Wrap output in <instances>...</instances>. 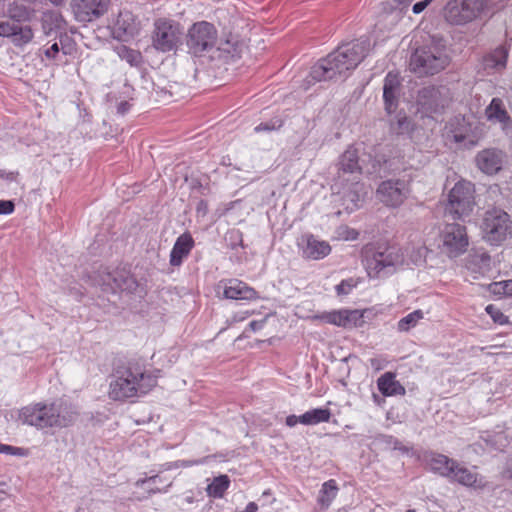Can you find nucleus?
<instances>
[{"mask_svg":"<svg viewBox=\"0 0 512 512\" xmlns=\"http://www.w3.org/2000/svg\"><path fill=\"white\" fill-rule=\"evenodd\" d=\"M370 46V40L367 37L339 45L311 67L306 82L314 84L347 77L368 55Z\"/></svg>","mask_w":512,"mask_h":512,"instance_id":"1","label":"nucleus"},{"mask_svg":"<svg viewBox=\"0 0 512 512\" xmlns=\"http://www.w3.org/2000/svg\"><path fill=\"white\" fill-rule=\"evenodd\" d=\"M79 416L77 407L67 401L38 402L20 409L19 420L37 429L66 428Z\"/></svg>","mask_w":512,"mask_h":512,"instance_id":"2","label":"nucleus"},{"mask_svg":"<svg viewBox=\"0 0 512 512\" xmlns=\"http://www.w3.org/2000/svg\"><path fill=\"white\" fill-rule=\"evenodd\" d=\"M158 376L147 372L138 361H128L119 366L110 382L109 397L115 401H124L132 397L147 394L157 385Z\"/></svg>","mask_w":512,"mask_h":512,"instance_id":"3","label":"nucleus"},{"mask_svg":"<svg viewBox=\"0 0 512 512\" xmlns=\"http://www.w3.org/2000/svg\"><path fill=\"white\" fill-rule=\"evenodd\" d=\"M450 63L446 40L441 35H429L426 42L410 57V69L419 76L434 75Z\"/></svg>","mask_w":512,"mask_h":512,"instance_id":"4","label":"nucleus"},{"mask_svg":"<svg viewBox=\"0 0 512 512\" xmlns=\"http://www.w3.org/2000/svg\"><path fill=\"white\" fill-rule=\"evenodd\" d=\"M364 263L370 277L376 278L389 274L403 265L404 254L397 245H378L364 251Z\"/></svg>","mask_w":512,"mask_h":512,"instance_id":"5","label":"nucleus"},{"mask_svg":"<svg viewBox=\"0 0 512 512\" xmlns=\"http://www.w3.org/2000/svg\"><path fill=\"white\" fill-rule=\"evenodd\" d=\"M487 8V0H449L443 9L447 23L464 26L479 19Z\"/></svg>","mask_w":512,"mask_h":512,"instance_id":"6","label":"nucleus"},{"mask_svg":"<svg viewBox=\"0 0 512 512\" xmlns=\"http://www.w3.org/2000/svg\"><path fill=\"white\" fill-rule=\"evenodd\" d=\"M183 29L179 22L159 18L154 22L152 46L159 52L167 53L177 50L182 43Z\"/></svg>","mask_w":512,"mask_h":512,"instance_id":"7","label":"nucleus"},{"mask_svg":"<svg viewBox=\"0 0 512 512\" xmlns=\"http://www.w3.org/2000/svg\"><path fill=\"white\" fill-rule=\"evenodd\" d=\"M475 206V188L470 181H458L448 194L446 213L454 219L469 216Z\"/></svg>","mask_w":512,"mask_h":512,"instance_id":"8","label":"nucleus"},{"mask_svg":"<svg viewBox=\"0 0 512 512\" xmlns=\"http://www.w3.org/2000/svg\"><path fill=\"white\" fill-rule=\"evenodd\" d=\"M217 37V29L212 23L207 21L194 23L187 32L188 53L195 57L203 56L214 48Z\"/></svg>","mask_w":512,"mask_h":512,"instance_id":"9","label":"nucleus"},{"mask_svg":"<svg viewBox=\"0 0 512 512\" xmlns=\"http://www.w3.org/2000/svg\"><path fill=\"white\" fill-rule=\"evenodd\" d=\"M482 230L486 241L499 245L512 233L508 214L501 209L488 210L483 219Z\"/></svg>","mask_w":512,"mask_h":512,"instance_id":"10","label":"nucleus"},{"mask_svg":"<svg viewBox=\"0 0 512 512\" xmlns=\"http://www.w3.org/2000/svg\"><path fill=\"white\" fill-rule=\"evenodd\" d=\"M362 167L359 164V156L356 149L349 147L339 158L337 164V173L334 177L332 189H338V192L347 186L348 182L358 185V179H361Z\"/></svg>","mask_w":512,"mask_h":512,"instance_id":"11","label":"nucleus"},{"mask_svg":"<svg viewBox=\"0 0 512 512\" xmlns=\"http://www.w3.org/2000/svg\"><path fill=\"white\" fill-rule=\"evenodd\" d=\"M441 241V250L449 258L464 254L469 246L466 227L458 223L446 224L441 232Z\"/></svg>","mask_w":512,"mask_h":512,"instance_id":"12","label":"nucleus"},{"mask_svg":"<svg viewBox=\"0 0 512 512\" xmlns=\"http://www.w3.org/2000/svg\"><path fill=\"white\" fill-rule=\"evenodd\" d=\"M95 281L104 292L110 293H116L119 290L134 292L138 287L136 278L123 269L112 272L103 270L99 272Z\"/></svg>","mask_w":512,"mask_h":512,"instance_id":"13","label":"nucleus"},{"mask_svg":"<svg viewBox=\"0 0 512 512\" xmlns=\"http://www.w3.org/2000/svg\"><path fill=\"white\" fill-rule=\"evenodd\" d=\"M409 194L408 183L403 179H389L383 181L378 189L379 200L388 207H399Z\"/></svg>","mask_w":512,"mask_h":512,"instance_id":"14","label":"nucleus"},{"mask_svg":"<svg viewBox=\"0 0 512 512\" xmlns=\"http://www.w3.org/2000/svg\"><path fill=\"white\" fill-rule=\"evenodd\" d=\"M110 0H73L72 9L79 22H91L108 11Z\"/></svg>","mask_w":512,"mask_h":512,"instance_id":"15","label":"nucleus"},{"mask_svg":"<svg viewBox=\"0 0 512 512\" xmlns=\"http://www.w3.org/2000/svg\"><path fill=\"white\" fill-rule=\"evenodd\" d=\"M141 23L128 10H121L113 23V35L120 41H129L139 34Z\"/></svg>","mask_w":512,"mask_h":512,"instance_id":"16","label":"nucleus"},{"mask_svg":"<svg viewBox=\"0 0 512 512\" xmlns=\"http://www.w3.org/2000/svg\"><path fill=\"white\" fill-rule=\"evenodd\" d=\"M297 245L301 251L302 257L311 260L323 259L331 251L328 242L319 240L312 234L302 235L298 239Z\"/></svg>","mask_w":512,"mask_h":512,"instance_id":"17","label":"nucleus"},{"mask_svg":"<svg viewBox=\"0 0 512 512\" xmlns=\"http://www.w3.org/2000/svg\"><path fill=\"white\" fill-rule=\"evenodd\" d=\"M452 471L447 478L451 482L474 489H484L486 487L484 477L462 465L457 460L454 462Z\"/></svg>","mask_w":512,"mask_h":512,"instance_id":"18","label":"nucleus"},{"mask_svg":"<svg viewBox=\"0 0 512 512\" xmlns=\"http://www.w3.org/2000/svg\"><path fill=\"white\" fill-rule=\"evenodd\" d=\"M487 120L493 124H499L504 132L512 130V118L506 110L501 98L495 97L485 109Z\"/></svg>","mask_w":512,"mask_h":512,"instance_id":"19","label":"nucleus"},{"mask_svg":"<svg viewBox=\"0 0 512 512\" xmlns=\"http://www.w3.org/2000/svg\"><path fill=\"white\" fill-rule=\"evenodd\" d=\"M504 154L501 150L490 148L479 152L476 156L478 168L486 174H495L501 170Z\"/></svg>","mask_w":512,"mask_h":512,"instance_id":"20","label":"nucleus"},{"mask_svg":"<svg viewBox=\"0 0 512 512\" xmlns=\"http://www.w3.org/2000/svg\"><path fill=\"white\" fill-rule=\"evenodd\" d=\"M400 86L401 82L398 75L389 72L384 79L383 85V100L388 114L393 113L398 106Z\"/></svg>","mask_w":512,"mask_h":512,"instance_id":"21","label":"nucleus"},{"mask_svg":"<svg viewBox=\"0 0 512 512\" xmlns=\"http://www.w3.org/2000/svg\"><path fill=\"white\" fill-rule=\"evenodd\" d=\"M0 37H12L17 46L29 43L33 38L30 26H21L9 21L0 22Z\"/></svg>","mask_w":512,"mask_h":512,"instance_id":"22","label":"nucleus"},{"mask_svg":"<svg viewBox=\"0 0 512 512\" xmlns=\"http://www.w3.org/2000/svg\"><path fill=\"white\" fill-rule=\"evenodd\" d=\"M195 245L194 239L190 233L185 232L181 234L175 241L173 248L170 252V265L178 267L183 263V260L188 257L191 250Z\"/></svg>","mask_w":512,"mask_h":512,"instance_id":"23","label":"nucleus"},{"mask_svg":"<svg viewBox=\"0 0 512 512\" xmlns=\"http://www.w3.org/2000/svg\"><path fill=\"white\" fill-rule=\"evenodd\" d=\"M425 464L428 468L445 478H448L452 471L455 460L448 456L436 452H426L423 456Z\"/></svg>","mask_w":512,"mask_h":512,"instance_id":"24","label":"nucleus"},{"mask_svg":"<svg viewBox=\"0 0 512 512\" xmlns=\"http://www.w3.org/2000/svg\"><path fill=\"white\" fill-rule=\"evenodd\" d=\"M465 267L472 273L483 276L491 270V257L484 249L473 250L465 259Z\"/></svg>","mask_w":512,"mask_h":512,"instance_id":"25","label":"nucleus"},{"mask_svg":"<svg viewBox=\"0 0 512 512\" xmlns=\"http://www.w3.org/2000/svg\"><path fill=\"white\" fill-rule=\"evenodd\" d=\"M362 317L357 310H339L322 315L316 316V318L322 321L333 324L340 327H347L348 325H356L357 321Z\"/></svg>","mask_w":512,"mask_h":512,"instance_id":"26","label":"nucleus"},{"mask_svg":"<svg viewBox=\"0 0 512 512\" xmlns=\"http://www.w3.org/2000/svg\"><path fill=\"white\" fill-rule=\"evenodd\" d=\"M223 295L227 299L252 300L257 298V292L240 280H230L224 288Z\"/></svg>","mask_w":512,"mask_h":512,"instance_id":"27","label":"nucleus"},{"mask_svg":"<svg viewBox=\"0 0 512 512\" xmlns=\"http://www.w3.org/2000/svg\"><path fill=\"white\" fill-rule=\"evenodd\" d=\"M419 103L430 112L437 113L445 107L446 101L441 98V91L434 86L425 87L419 93Z\"/></svg>","mask_w":512,"mask_h":512,"instance_id":"28","label":"nucleus"},{"mask_svg":"<svg viewBox=\"0 0 512 512\" xmlns=\"http://www.w3.org/2000/svg\"><path fill=\"white\" fill-rule=\"evenodd\" d=\"M377 387L385 397L403 396L406 394L405 387L396 380L395 373L386 372L377 379Z\"/></svg>","mask_w":512,"mask_h":512,"instance_id":"29","label":"nucleus"},{"mask_svg":"<svg viewBox=\"0 0 512 512\" xmlns=\"http://www.w3.org/2000/svg\"><path fill=\"white\" fill-rule=\"evenodd\" d=\"M334 190L338 194H343L345 202L352 204L351 209L358 208L359 203L363 200L364 185L361 183V179H358V185H355L353 182H348L345 189L342 188L340 192H338V189Z\"/></svg>","mask_w":512,"mask_h":512,"instance_id":"30","label":"nucleus"},{"mask_svg":"<svg viewBox=\"0 0 512 512\" xmlns=\"http://www.w3.org/2000/svg\"><path fill=\"white\" fill-rule=\"evenodd\" d=\"M507 58L508 49L501 45L484 57V65L499 71L506 67Z\"/></svg>","mask_w":512,"mask_h":512,"instance_id":"31","label":"nucleus"},{"mask_svg":"<svg viewBox=\"0 0 512 512\" xmlns=\"http://www.w3.org/2000/svg\"><path fill=\"white\" fill-rule=\"evenodd\" d=\"M339 491L336 480L330 479L322 484L318 496V504L323 509H328L332 501L336 498Z\"/></svg>","mask_w":512,"mask_h":512,"instance_id":"32","label":"nucleus"},{"mask_svg":"<svg viewBox=\"0 0 512 512\" xmlns=\"http://www.w3.org/2000/svg\"><path fill=\"white\" fill-rule=\"evenodd\" d=\"M331 418V411L327 408L311 409L299 416V422L303 425H316L328 422Z\"/></svg>","mask_w":512,"mask_h":512,"instance_id":"33","label":"nucleus"},{"mask_svg":"<svg viewBox=\"0 0 512 512\" xmlns=\"http://www.w3.org/2000/svg\"><path fill=\"white\" fill-rule=\"evenodd\" d=\"M229 484L230 480L227 475H220L215 477L212 483L208 485L207 493L211 497L221 498L225 491L228 489Z\"/></svg>","mask_w":512,"mask_h":512,"instance_id":"34","label":"nucleus"},{"mask_svg":"<svg viewBox=\"0 0 512 512\" xmlns=\"http://www.w3.org/2000/svg\"><path fill=\"white\" fill-rule=\"evenodd\" d=\"M6 15L9 19L21 23L30 20L31 13L29 9L18 3H11L8 5Z\"/></svg>","mask_w":512,"mask_h":512,"instance_id":"35","label":"nucleus"},{"mask_svg":"<svg viewBox=\"0 0 512 512\" xmlns=\"http://www.w3.org/2000/svg\"><path fill=\"white\" fill-rule=\"evenodd\" d=\"M118 56L131 66L138 67L142 64L143 58L138 50L131 49L127 46H121L117 49Z\"/></svg>","mask_w":512,"mask_h":512,"instance_id":"36","label":"nucleus"},{"mask_svg":"<svg viewBox=\"0 0 512 512\" xmlns=\"http://www.w3.org/2000/svg\"><path fill=\"white\" fill-rule=\"evenodd\" d=\"M423 318V312L421 310H415L398 321V330L401 332H407L411 328L415 327L420 319Z\"/></svg>","mask_w":512,"mask_h":512,"instance_id":"37","label":"nucleus"},{"mask_svg":"<svg viewBox=\"0 0 512 512\" xmlns=\"http://www.w3.org/2000/svg\"><path fill=\"white\" fill-rule=\"evenodd\" d=\"M379 443L383 444L386 448L398 450L402 453H408L409 448L406 447L401 441L392 435L381 434L377 437Z\"/></svg>","mask_w":512,"mask_h":512,"instance_id":"38","label":"nucleus"},{"mask_svg":"<svg viewBox=\"0 0 512 512\" xmlns=\"http://www.w3.org/2000/svg\"><path fill=\"white\" fill-rule=\"evenodd\" d=\"M412 127L413 123L406 115H398L397 120L391 124V129L396 134H408Z\"/></svg>","mask_w":512,"mask_h":512,"instance_id":"39","label":"nucleus"},{"mask_svg":"<svg viewBox=\"0 0 512 512\" xmlns=\"http://www.w3.org/2000/svg\"><path fill=\"white\" fill-rule=\"evenodd\" d=\"M283 126V120L281 118H273L268 122L260 123L257 125L254 130L257 133L260 132H271L274 130H278Z\"/></svg>","mask_w":512,"mask_h":512,"instance_id":"40","label":"nucleus"},{"mask_svg":"<svg viewBox=\"0 0 512 512\" xmlns=\"http://www.w3.org/2000/svg\"><path fill=\"white\" fill-rule=\"evenodd\" d=\"M357 286V281L353 278L342 280L338 285H336L335 290L337 295H348L353 288Z\"/></svg>","mask_w":512,"mask_h":512,"instance_id":"41","label":"nucleus"},{"mask_svg":"<svg viewBox=\"0 0 512 512\" xmlns=\"http://www.w3.org/2000/svg\"><path fill=\"white\" fill-rule=\"evenodd\" d=\"M486 312L491 316L493 321L498 324H505L508 322V317L505 316L498 308L490 304L486 307Z\"/></svg>","mask_w":512,"mask_h":512,"instance_id":"42","label":"nucleus"},{"mask_svg":"<svg viewBox=\"0 0 512 512\" xmlns=\"http://www.w3.org/2000/svg\"><path fill=\"white\" fill-rule=\"evenodd\" d=\"M199 463H200V461H187V460H177L174 462H168V463H164L160 466L159 472L176 469L179 467H189V466L199 464Z\"/></svg>","mask_w":512,"mask_h":512,"instance_id":"43","label":"nucleus"},{"mask_svg":"<svg viewBox=\"0 0 512 512\" xmlns=\"http://www.w3.org/2000/svg\"><path fill=\"white\" fill-rule=\"evenodd\" d=\"M491 442L495 446V449L500 451H503L504 448L509 445V439L505 432H498L493 435Z\"/></svg>","mask_w":512,"mask_h":512,"instance_id":"44","label":"nucleus"},{"mask_svg":"<svg viewBox=\"0 0 512 512\" xmlns=\"http://www.w3.org/2000/svg\"><path fill=\"white\" fill-rule=\"evenodd\" d=\"M168 481L163 479L160 475L155 474L149 477L140 478L135 482L137 487H143L145 484H166Z\"/></svg>","mask_w":512,"mask_h":512,"instance_id":"45","label":"nucleus"},{"mask_svg":"<svg viewBox=\"0 0 512 512\" xmlns=\"http://www.w3.org/2000/svg\"><path fill=\"white\" fill-rule=\"evenodd\" d=\"M18 178H19L18 171L0 170V181L6 182V183H11V182L18 183Z\"/></svg>","mask_w":512,"mask_h":512,"instance_id":"46","label":"nucleus"},{"mask_svg":"<svg viewBox=\"0 0 512 512\" xmlns=\"http://www.w3.org/2000/svg\"><path fill=\"white\" fill-rule=\"evenodd\" d=\"M15 204L12 200H0V215H8L14 212Z\"/></svg>","mask_w":512,"mask_h":512,"instance_id":"47","label":"nucleus"},{"mask_svg":"<svg viewBox=\"0 0 512 512\" xmlns=\"http://www.w3.org/2000/svg\"><path fill=\"white\" fill-rule=\"evenodd\" d=\"M148 485H149V488L147 491L149 494L164 493V492H167L169 487H171L172 480H170L165 485H163V487H160L157 484H148Z\"/></svg>","mask_w":512,"mask_h":512,"instance_id":"48","label":"nucleus"},{"mask_svg":"<svg viewBox=\"0 0 512 512\" xmlns=\"http://www.w3.org/2000/svg\"><path fill=\"white\" fill-rule=\"evenodd\" d=\"M433 0H420V1H417L413 7H412V12L414 14H420L421 12H423L425 10V8L432 2Z\"/></svg>","mask_w":512,"mask_h":512,"instance_id":"49","label":"nucleus"},{"mask_svg":"<svg viewBox=\"0 0 512 512\" xmlns=\"http://www.w3.org/2000/svg\"><path fill=\"white\" fill-rule=\"evenodd\" d=\"M60 48L57 43H53L49 48L44 51V55L49 59H54L59 53Z\"/></svg>","mask_w":512,"mask_h":512,"instance_id":"50","label":"nucleus"},{"mask_svg":"<svg viewBox=\"0 0 512 512\" xmlns=\"http://www.w3.org/2000/svg\"><path fill=\"white\" fill-rule=\"evenodd\" d=\"M219 50L224 51V52L230 54L232 57H234L236 47H235V44L231 43L230 41H226L225 44H222V46L219 47Z\"/></svg>","mask_w":512,"mask_h":512,"instance_id":"51","label":"nucleus"},{"mask_svg":"<svg viewBox=\"0 0 512 512\" xmlns=\"http://www.w3.org/2000/svg\"><path fill=\"white\" fill-rule=\"evenodd\" d=\"M131 104L128 101H122L117 105V113L125 115L130 110Z\"/></svg>","mask_w":512,"mask_h":512,"instance_id":"52","label":"nucleus"},{"mask_svg":"<svg viewBox=\"0 0 512 512\" xmlns=\"http://www.w3.org/2000/svg\"><path fill=\"white\" fill-rule=\"evenodd\" d=\"M467 129L465 131H453V139L456 143L464 142L467 138L466 134Z\"/></svg>","mask_w":512,"mask_h":512,"instance_id":"53","label":"nucleus"},{"mask_svg":"<svg viewBox=\"0 0 512 512\" xmlns=\"http://www.w3.org/2000/svg\"><path fill=\"white\" fill-rule=\"evenodd\" d=\"M196 211L199 215H206L207 211H208V205H207V202L204 201V200H201L198 205H197V208H196Z\"/></svg>","mask_w":512,"mask_h":512,"instance_id":"54","label":"nucleus"},{"mask_svg":"<svg viewBox=\"0 0 512 512\" xmlns=\"http://www.w3.org/2000/svg\"><path fill=\"white\" fill-rule=\"evenodd\" d=\"M297 423H300L299 422V416L289 415L286 418V425L289 426V427H294Z\"/></svg>","mask_w":512,"mask_h":512,"instance_id":"55","label":"nucleus"},{"mask_svg":"<svg viewBox=\"0 0 512 512\" xmlns=\"http://www.w3.org/2000/svg\"><path fill=\"white\" fill-rule=\"evenodd\" d=\"M16 449L17 448H14V447L9 446V445L0 444V453H12V454H15L12 451L16 450Z\"/></svg>","mask_w":512,"mask_h":512,"instance_id":"56","label":"nucleus"},{"mask_svg":"<svg viewBox=\"0 0 512 512\" xmlns=\"http://www.w3.org/2000/svg\"><path fill=\"white\" fill-rule=\"evenodd\" d=\"M258 510V506L255 502H250L246 506L245 510L243 512H256Z\"/></svg>","mask_w":512,"mask_h":512,"instance_id":"57","label":"nucleus"},{"mask_svg":"<svg viewBox=\"0 0 512 512\" xmlns=\"http://www.w3.org/2000/svg\"><path fill=\"white\" fill-rule=\"evenodd\" d=\"M504 293L507 295H512V279L505 283Z\"/></svg>","mask_w":512,"mask_h":512,"instance_id":"58","label":"nucleus"},{"mask_svg":"<svg viewBox=\"0 0 512 512\" xmlns=\"http://www.w3.org/2000/svg\"><path fill=\"white\" fill-rule=\"evenodd\" d=\"M249 327L252 331H256L259 329L260 324L257 321H252L250 322Z\"/></svg>","mask_w":512,"mask_h":512,"instance_id":"59","label":"nucleus"},{"mask_svg":"<svg viewBox=\"0 0 512 512\" xmlns=\"http://www.w3.org/2000/svg\"><path fill=\"white\" fill-rule=\"evenodd\" d=\"M373 400H374V402H375L376 404H378V405H380V404H381V402H384V399H383V398H381L379 395H377V394H375V393L373 394Z\"/></svg>","mask_w":512,"mask_h":512,"instance_id":"60","label":"nucleus"},{"mask_svg":"<svg viewBox=\"0 0 512 512\" xmlns=\"http://www.w3.org/2000/svg\"><path fill=\"white\" fill-rule=\"evenodd\" d=\"M406 512H415V510H408V511H406Z\"/></svg>","mask_w":512,"mask_h":512,"instance_id":"61","label":"nucleus"}]
</instances>
